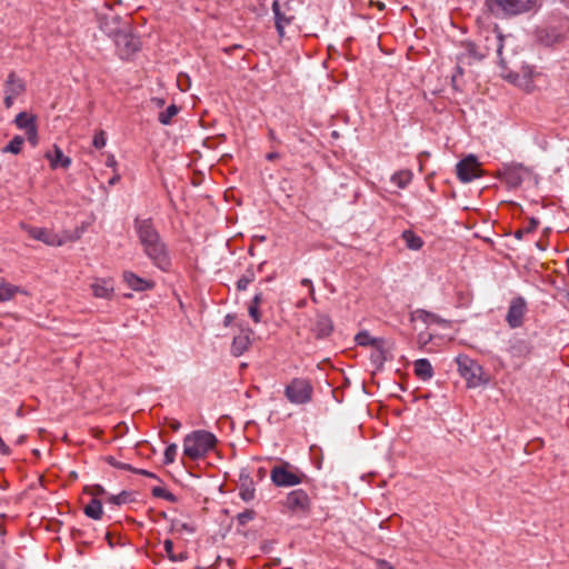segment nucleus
I'll use <instances>...</instances> for the list:
<instances>
[{
	"label": "nucleus",
	"instance_id": "f257e3e1",
	"mask_svg": "<svg viewBox=\"0 0 569 569\" xmlns=\"http://www.w3.org/2000/svg\"><path fill=\"white\" fill-rule=\"evenodd\" d=\"M134 228L144 253L156 266L166 269L170 264L167 248L161 241L152 221L150 219H137Z\"/></svg>",
	"mask_w": 569,
	"mask_h": 569
},
{
	"label": "nucleus",
	"instance_id": "f03ea898",
	"mask_svg": "<svg viewBox=\"0 0 569 569\" xmlns=\"http://www.w3.org/2000/svg\"><path fill=\"white\" fill-rule=\"evenodd\" d=\"M217 437L207 430H194L183 438V456L191 460L203 459L217 446Z\"/></svg>",
	"mask_w": 569,
	"mask_h": 569
},
{
	"label": "nucleus",
	"instance_id": "7ed1b4c3",
	"mask_svg": "<svg viewBox=\"0 0 569 569\" xmlns=\"http://www.w3.org/2000/svg\"><path fill=\"white\" fill-rule=\"evenodd\" d=\"M539 0H486V7L497 18L521 14L535 9Z\"/></svg>",
	"mask_w": 569,
	"mask_h": 569
},
{
	"label": "nucleus",
	"instance_id": "20e7f679",
	"mask_svg": "<svg viewBox=\"0 0 569 569\" xmlns=\"http://www.w3.org/2000/svg\"><path fill=\"white\" fill-rule=\"evenodd\" d=\"M458 372L467 381L468 387L477 388L488 382L482 367L466 355H459L456 358Z\"/></svg>",
	"mask_w": 569,
	"mask_h": 569
},
{
	"label": "nucleus",
	"instance_id": "39448f33",
	"mask_svg": "<svg viewBox=\"0 0 569 569\" xmlns=\"http://www.w3.org/2000/svg\"><path fill=\"white\" fill-rule=\"evenodd\" d=\"M313 388L309 379L293 378L284 388V396L293 405H305L311 401Z\"/></svg>",
	"mask_w": 569,
	"mask_h": 569
},
{
	"label": "nucleus",
	"instance_id": "423d86ee",
	"mask_svg": "<svg viewBox=\"0 0 569 569\" xmlns=\"http://www.w3.org/2000/svg\"><path fill=\"white\" fill-rule=\"evenodd\" d=\"M117 50L122 59H128L133 53H136L141 46L140 39L132 34L129 30V27L126 26V29L113 37Z\"/></svg>",
	"mask_w": 569,
	"mask_h": 569
},
{
	"label": "nucleus",
	"instance_id": "0eeeda50",
	"mask_svg": "<svg viewBox=\"0 0 569 569\" xmlns=\"http://www.w3.org/2000/svg\"><path fill=\"white\" fill-rule=\"evenodd\" d=\"M303 475L290 470L288 463L274 466L270 471L271 481L277 487H291L302 482Z\"/></svg>",
	"mask_w": 569,
	"mask_h": 569
},
{
	"label": "nucleus",
	"instance_id": "6e6552de",
	"mask_svg": "<svg viewBox=\"0 0 569 569\" xmlns=\"http://www.w3.org/2000/svg\"><path fill=\"white\" fill-rule=\"evenodd\" d=\"M528 311L527 302L522 297L511 299L506 321L511 329L520 328L523 325L525 316Z\"/></svg>",
	"mask_w": 569,
	"mask_h": 569
},
{
	"label": "nucleus",
	"instance_id": "1a4fd4ad",
	"mask_svg": "<svg viewBox=\"0 0 569 569\" xmlns=\"http://www.w3.org/2000/svg\"><path fill=\"white\" fill-rule=\"evenodd\" d=\"M507 351L512 359L515 368H520L525 360L531 355L532 346L526 339L515 338L510 340Z\"/></svg>",
	"mask_w": 569,
	"mask_h": 569
},
{
	"label": "nucleus",
	"instance_id": "9d476101",
	"mask_svg": "<svg viewBox=\"0 0 569 569\" xmlns=\"http://www.w3.org/2000/svg\"><path fill=\"white\" fill-rule=\"evenodd\" d=\"M457 176L462 182H470L481 177L480 163L472 154L466 157L457 163Z\"/></svg>",
	"mask_w": 569,
	"mask_h": 569
},
{
	"label": "nucleus",
	"instance_id": "9b49d317",
	"mask_svg": "<svg viewBox=\"0 0 569 569\" xmlns=\"http://www.w3.org/2000/svg\"><path fill=\"white\" fill-rule=\"evenodd\" d=\"M104 7L108 9L109 13L99 14V28L109 37H116L126 27H122V19L119 14L111 13L112 6L109 3H104Z\"/></svg>",
	"mask_w": 569,
	"mask_h": 569
},
{
	"label": "nucleus",
	"instance_id": "f8f14e48",
	"mask_svg": "<svg viewBox=\"0 0 569 569\" xmlns=\"http://www.w3.org/2000/svg\"><path fill=\"white\" fill-rule=\"evenodd\" d=\"M284 507L292 512H308L310 510V498L302 489H296L287 495Z\"/></svg>",
	"mask_w": 569,
	"mask_h": 569
},
{
	"label": "nucleus",
	"instance_id": "ddd939ff",
	"mask_svg": "<svg viewBox=\"0 0 569 569\" xmlns=\"http://www.w3.org/2000/svg\"><path fill=\"white\" fill-rule=\"evenodd\" d=\"M21 228L34 240L41 241L48 246H62L63 240L56 233L47 230L46 228L32 227L21 223Z\"/></svg>",
	"mask_w": 569,
	"mask_h": 569
},
{
	"label": "nucleus",
	"instance_id": "4468645a",
	"mask_svg": "<svg viewBox=\"0 0 569 569\" xmlns=\"http://www.w3.org/2000/svg\"><path fill=\"white\" fill-rule=\"evenodd\" d=\"M26 90L24 81L16 76L14 72L9 73L4 83V104L10 108L17 97Z\"/></svg>",
	"mask_w": 569,
	"mask_h": 569
},
{
	"label": "nucleus",
	"instance_id": "2eb2a0df",
	"mask_svg": "<svg viewBox=\"0 0 569 569\" xmlns=\"http://www.w3.org/2000/svg\"><path fill=\"white\" fill-rule=\"evenodd\" d=\"M272 11L274 13L276 19V29L280 37L284 33L286 26L290 24L295 16L291 13V9L289 7V2H284L281 7L280 2L278 0H274L272 2Z\"/></svg>",
	"mask_w": 569,
	"mask_h": 569
},
{
	"label": "nucleus",
	"instance_id": "dca6fc26",
	"mask_svg": "<svg viewBox=\"0 0 569 569\" xmlns=\"http://www.w3.org/2000/svg\"><path fill=\"white\" fill-rule=\"evenodd\" d=\"M92 295L100 299H111L114 293V283L111 278H97L90 284Z\"/></svg>",
	"mask_w": 569,
	"mask_h": 569
},
{
	"label": "nucleus",
	"instance_id": "f3484780",
	"mask_svg": "<svg viewBox=\"0 0 569 569\" xmlns=\"http://www.w3.org/2000/svg\"><path fill=\"white\" fill-rule=\"evenodd\" d=\"M540 76L541 73L535 71L531 67H523L521 73L517 74L516 83L526 92H532L537 88L536 79Z\"/></svg>",
	"mask_w": 569,
	"mask_h": 569
},
{
	"label": "nucleus",
	"instance_id": "a211bd4d",
	"mask_svg": "<svg viewBox=\"0 0 569 569\" xmlns=\"http://www.w3.org/2000/svg\"><path fill=\"white\" fill-rule=\"evenodd\" d=\"M253 331L249 328L241 329L240 333L237 335L231 345V352L233 356L239 357L246 352L251 345V336Z\"/></svg>",
	"mask_w": 569,
	"mask_h": 569
},
{
	"label": "nucleus",
	"instance_id": "6ab92c4d",
	"mask_svg": "<svg viewBox=\"0 0 569 569\" xmlns=\"http://www.w3.org/2000/svg\"><path fill=\"white\" fill-rule=\"evenodd\" d=\"M46 159L50 163V168L56 170L58 168L68 169L71 166V158L64 156L61 148L57 144L53 146V152H46Z\"/></svg>",
	"mask_w": 569,
	"mask_h": 569
},
{
	"label": "nucleus",
	"instance_id": "aec40b11",
	"mask_svg": "<svg viewBox=\"0 0 569 569\" xmlns=\"http://www.w3.org/2000/svg\"><path fill=\"white\" fill-rule=\"evenodd\" d=\"M333 330L332 320L329 316L319 315L316 318L315 326L312 328V332L316 338L321 339L328 337Z\"/></svg>",
	"mask_w": 569,
	"mask_h": 569
},
{
	"label": "nucleus",
	"instance_id": "412c9836",
	"mask_svg": "<svg viewBox=\"0 0 569 569\" xmlns=\"http://www.w3.org/2000/svg\"><path fill=\"white\" fill-rule=\"evenodd\" d=\"M123 280L129 288L136 291H144L152 287V283L131 271L123 272Z\"/></svg>",
	"mask_w": 569,
	"mask_h": 569
},
{
	"label": "nucleus",
	"instance_id": "4be33fe9",
	"mask_svg": "<svg viewBox=\"0 0 569 569\" xmlns=\"http://www.w3.org/2000/svg\"><path fill=\"white\" fill-rule=\"evenodd\" d=\"M415 375L423 380L427 381L432 378L433 376V369L429 360L427 359H418L413 363Z\"/></svg>",
	"mask_w": 569,
	"mask_h": 569
},
{
	"label": "nucleus",
	"instance_id": "5701e85b",
	"mask_svg": "<svg viewBox=\"0 0 569 569\" xmlns=\"http://www.w3.org/2000/svg\"><path fill=\"white\" fill-rule=\"evenodd\" d=\"M83 512L91 519L100 520L103 515L102 502L98 498H92L83 508Z\"/></svg>",
	"mask_w": 569,
	"mask_h": 569
},
{
	"label": "nucleus",
	"instance_id": "b1692460",
	"mask_svg": "<svg viewBox=\"0 0 569 569\" xmlns=\"http://www.w3.org/2000/svg\"><path fill=\"white\" fill-rule=\"evenodd\" d=\"M359 346H372L381 353L382 340L372 338L367 331H361L355 338Z\"/></svg>",
	"mask_w": 569,
	"mask_h": 569
},
{
	"label": "nucleus",
	"instance_id": "393cba45",
	"mask_svg": "<svg viewBox=\"0 0 569 569\" xmlns=\"http://www.w3.org/2000/svg\"><path fill=\"white\" fill-rule=\"evenodd\" d=\"M521 167H508L503 171V180L511 187H518L522 182Z\"/></svg>",
	"mask_w": 569,
	"mask_h": 569
},
{
	"label": "nucleus",
	"instance_id": "a878e982",
	"mask_svg": "<svg viewBox=\"0 0 569 569\" xmlns=\"http://www.w3.org/2000/svg\"><path fill=\"white\" fill-rule=\"evenodd\" d=\"M412 177H413V174H412L411 170H408V169L399 170L391 176V181L398 188L405 189L411 182Z\"/></svg>",
	"mask_w": 569,
	"mask_h": 569
},
{
	"label": "nucleus",
	"instance_id": "bb28decb",
	"mask_svg": "<svg viewBox=\"0 0 569 569\" xmlns=\"http://www.w3.org/2000/svg\"><path fill=\"white\" fill-rule=\"evenodd\" d=\"M401 237L406 242L407 248L410 250H419L423 246V240L421 239V237L417 236L411 230H405Z\"/></svg>",
	"mask_w": 569,
	"mask_h": 569
},
{
	"label": "nucleus",
	"instance_id": "cd10ccee",
	"mask_svg": "<svg viewBox=\"0 0 569 569\" xmlns=\"http://www.w3.org/2000/svg\"><path fill=\"white\" fill-rule=\"evenodd\" d=\"M14 123L19 129H23L26 132L31 129V127H36V117L31 116L27 112H20L17 114L14 119Z\"/></svg>",
	"mask_w": 569,
	"mask_h": 569
},
{
	"label": "nucleus",
	"instance_id": "c85d7f7f",
	"mask_svg": "<svg viewBox=\"0 0 569 569\" xmlns=\"http://www.w3.org/2000/svg\"><path fill=\"white\" fill-rule=\"evenodd\" d=\"M17 292H19V287L2 280L0 283V302L13 299Z\"/></svg>",
	"mask_w": 569,
	"mask_h": 569
},
{
	"label": "nucleus",
	"instance_id": "c756f323",
	"mask_svg": "<svg viewBox=\"0 0 569 569\" xmlns=\"http://www.w3.org/2000/svg\"><path fill=\"white\" fill-rule=\"evenodd\" d=\"M163 549L166 551L167 557L172 562H181V561H184L187 559V552L186 551H181V552H178V553L174 552V550H173V542L170 539H166L163 541Z\"/></svg>",
	"mask_w": 569,
	"mask_h": 569
},
{
	"label": "nucleus",
	"instance_id": "7c9ffc66",
	"mask_svg": "<svg viewBox=\"0 0 569 569\" xmlns=\"http://www.w3.org/2000/svg\"><path fill=\"white\" fill-rule=\"evenodd\" d=\"M239 496L244 502L252 501L256 496V489L251 481L242 483L239 488Z\"/></svg>",
	"mask_w": 569,
	"mask_h": 569
},
{
	"label": "nucleus",
	"instance_id": "2f4dec72",
	"mask_svg": "<svg viewBox=\"0 0 569 569\" xmlns=\"http://www.w3.org/2000/svg\"><path fill=\"white\" fill-rule=\"evenodd\" d=\"M24 142V139L23 137L21 136H16L11 139V141L4 147L3 151L4 152H10V153H13V154H18L21 149H22V144Z\"/></svg>",
	"mask_w": 569,
	"mask_h": 569
},
{
	"label": "nucleus",
	"instance_id": "473e14b6",
	"mask_svg": "<svg viewBox=\"0 0 569 569\" xmlns=\"http://www.w3.org/2000/svg\"><path fill=\"white\" fill-rule=\"evenodd\" d=\"M179 109L176 104H170L164 111L160 112L159 121L162 124H169L171 119L177 116Z\"/></svg>",
	"mask_w": 569,
	"mask_h": 569
},
{
	"label": "nucleus",
	"instance_id": "72a5a7b5",
	"mask_svg": "<svg viewBox=\"0 0 569 569\" xmlns=\"http://www.w3.org/2000/svg\"><path fill=\"white\" fill-rule=\"evenodd\" d=\"M177 450H178V447L176 443H171L166 448L164 455H163V463L164 465H171L174 462L176 456H177Z\"/></svg>",
	"mask_w": 569,
	"mask_h": 569
},
{
	"label": "nucleus",
	"instance_id": "f704fd0d",
	"mask_svg": "<svg viewBox=\"0 0 569 569\" xmlns=\"http://www.w3.org/2000/svg\"><path fill=\"white\" fill-rule=\"evenodd\" d=\"M254 280V274L252 271H247L238 281L237 289L246 290L248 286Z\"/></svg>",
	"mask_w": 569,
	"mask_h": 569
},
{
	"label": "nucleus",
	"instance_id": "c9c22d12",
	"mask_svg": "<svg viewBox=\"0 0 569 569\" xmlns=\"http://www.w3.org/2000/svg\"><path fill=\"white\" fill-rule=\"evenodd\" d=\"M107 143L106 132L103 130H99L94 133L92 144L96 149H102Z\"/></svg>",
	"mask_w": 569,
	"mask_h": 569
},
{
	"label": "nucleus",
	"instance_id": "e433bc0d",
	"mask_svg": "<svg viewBox=\"0 0 569 569\" xmlns=\"http://www.w3.org/2000/svg\"><path fill=\"white\" fill-rule=\"evenodd\" d=\"M256 517V512L251 509H246L244 511L240 512L238 516H237V519H238V522L240 525H246L248 523L249 521L253 520Z\"/></svg>",
	"mask_w": 569,
	"mask_h": 569
},
{
	"label": "nucleus",
	"instance_id": "4c0bfd02",
	"mask_svg": "<svg viewBox=\"0 0 569 569\" xmlns=\"http://www.w3.org/2000/svg\"><path fill=\"white\" fill-rule=\"evenodd\" d=\"M415 317L417 319H420L422 320L423 322H430V321H436L437 319V316L431 313V312H428L426 310H417L415 312Z\"/></svg>",
	"mask_w": 569,
	"mask_h": 569
},
{
	"label": "nucleus",
	"instance_id": "58836bf2",
	"mask_svg": "<svg viewBox=\"0 0 569 569\" xmlns=\"http://www.w3.org/2000/svg\"><path fill=\"white\" fill-rule=\"evenodd\" d=\"M300 283H301V286H303V287H306L308 289L310 299L313 302H317L316 291H315V287H313L312 281L310 279H308V278H303Z\"/></svg>",
	"mask_w": 569,
	"mask_h": 569
},
{
	"label": "nucleus",
	"instance_id": "ea45409f",
	"mask_svg": "<svg viewBox=\"0 0 569 569\" xmlns=\"http://www.w3.org/2000/svg\"><path fill=\"white\" fill-rule=\"evenodd\" d=\"M26 136H27L28 141L32 146H37L38 144V129H37V126L36 127H31V129L26 132Z\"/></svg>",
	"mask_w": 569,
	"mask_h": 569
},
{
	"label": "nucleus",
	"instance_id": "a19ab883",
	"mask_svg": "<svg viewBox=\"0 0 569 569\" xmlns=\"http://www.w3.org/2000/svg\"><path fill=\"white\" fill-rule=\"evenodd\" d=\"M89 493L93 497V498H97L99 496L101 497H104L107 496V491L104 490V488L100 485H94L92 486L89 490Z\"/></svg>",
	"mask_w": 569,
	"mask_h": 569
},
{
	"label": "nucleus",
	"instance_id": "79ce46f5",
	"mask_svg": "<svg viewBox=\"0 0 569 569\" xmlns=\"http://www.w3.org/2000/svg\"><path fill=\"white\" fill-rule=\"evenodd\" d=\"M260 307H256V306H249V315L250 317L252 318V320L256 322V323H259L261 321V313H260V310H259Z\"/></svg>",
	"mask_w": 569,
	"mask_h": 569
},
{
	"label": "nucleus",
	"instance_id": "37998d69",
	"mask_svg": "<svg viewBox=\"0 0 569 569\" xmlns=\"http://www.w3.org/2000/svg\"><path fill=\"white\" fill-rule=\"evenodd\" d=\"M538 226H539V220L536 218H530L527 226L523 227V231L526 233H530V232L535 231L538 228Z\"/></svg>",
	"mask_w": 569,
	"mask_h": 569
},
{
	"label": "nucleus",
	"instance_id": "c03bdc74",
	"mask_svg": "<svg viewBox=\"0 0 569 569\" xmlns=\"http://www.w3.org/2000/svg\"><path fill=\"white\" fill-rule=\"evenodd\" d=\"M110 465L118 468V469H122V470H128V471H131L133 470V467L128 465V463H123V462H118L116 461L114 459H110L109 460Z\"/></svg>",
	"mask_w": 569,
	"mask_h": 569
},
{
	"label": "nucleus",
	"instance_id": "a18cd8bd",
	"mask_svg": "<svg viewBox=\"0 0 569 569\" xmlns=\"http://www.w3.org/2000/svg\"><path fill=\"white\" fill-rule=\"evenodd\" d=\"M503 34L501 32H498L497 34V53L498 56H501L502 48H503Z\"/></svg>",
	"mask_w": 569,
	"mask_h": 569
},
{
	"label": "nucleus",
	"instance_id": "49530a36",
	"mask_svg": "<svg viewBox=\"0 0 569 569\" xmlns=\"http://www.w3.org/2000/svg\"><path fill=\"white\" fill-rule=\"evenodd\" d=\"M167 493V490L162 487H154L152 489V495L158 498H162Z\"/></svg>",
	"mask_w": 569,
	"mask_h": 569
},
{
	"label": "nucleus",
	"instance_id": "de8ad7c7",
	"mask_svg": "<svg viewBox=\"0 0 569 569\" xmlns=\"http://www.w3.org/2000/svg\"><path fill=\"white\" fill-rule=\"evenodd\" d=\"M132 472L134 473H138V475H142L144 477H149V478H156V475L148 471V470H144V469H136L133 468Z\"/></svg>",
	"mask_w": 569,
	"mask_h": 569
},
{
	"label": "nucleus",
	"instance_id": "09e8293b",
	"mask_svg": "<svg viewBox=\"0 0 569 569\" xmlns=\"http://www.w3.org/2000/svg\"><path fill=\"white\" fill-rule=\"evenodd\" d=\"M261 301H262V295L261 293H257L254 295L252 301H251V306H256V307H260L261 305Z\"/></svg>",
	"mask_w": 569,
	"mask_h": 569
},
{
	"label": "nucleus",
	"instance_id": "8fccbe9b",
	"mask_svg": "<svg viewBox=\"0 0 569 569\" xmlns=\"http://www.w3.org/2000/svg\"><path fill=\"white\" fill-rule=\"evenodd\" d=\"M119 499H120V497H119L118 495H111V496H109V497L107 498V501H108V502H111V503H113V505L119 506V505H120Z\"/></svg>",
	"mask_w": 569,
	"mask_h": 569
},
{
	"label": "nucleus",
	"instance_id": "3c124183",
	"mask_svg": "<svg viewBox=\"0 0 569 569\" xmlns=\"http://www.w3.org/2000/svg\"><path fill=\"white\" fill-rule=\"evenodd\" d=\"M106 164H107L108 167H112V168H113V167H116L117 161H116V158H114V156H113V154H109V156H108Z\"/></svg>",
	"mask_w": 569,
	"mask_h": 569
},
{
	"label": "nucleus",
	"instance_id": "603ef678",
	"mask_svg": "<svg viewBox=\"0 0 569 569\" xmlns=\"http://www.w3.org/2000/svg\"><path fill=\"white\" fill-rule=\"evenodd\" d=\"M120 497L119 502L120 505L126 503L129 498V493L127 491H122L118 495Z\"/></svg>",
	"mask_w": 569,
	"mask_h": 569
},
{
	"label": "nucleus",
	"instance_id": "864d4df0",
	"mask_svg": "<svg viewBox=\"0 0 569 569\" xmlns=\"http://www.w3.org/2000/svg\"><path fill=\"white\" fill-rule=\"evenodd\" d=\"M169 427L173 431H178L180 429V427H181V423L178 420H171L170 423H169Z\"/></svg>",
	"mask_w": 569,
	"mask_h": 569
},
{
	"label": "nucleus",
	"instance_id": "5fc2aeb1",
	"mask_svg": "<svg viewBox=\"0 0 569 569\" xmlns=\"http://www.w3.org/2000/svg\"><path fill=\"white\" fill-rule=\"evenodd\" d=\"M279 158V154L277 152H270L266 156V159L269 161H273Z\"/></svg>",
	"mask_w": 569,
	"mask_h": 569
},
{
	"label": "nucleus",
	"instance_id": "6e6d98bb",
	"mask_svg": "<svg viewBox=\"0 0 569 569\" xmlns=\"http://www.w3.org/2000/svg\"><path fill=\"white\" fill-rule=\"evenodd\" d=\"M307 306V300L306 299H300L297 301L296 303V307L299 308V309H302Z\"/></svg>",
	"mask_w": 569,
	"mask_h": 569
},
{
	"label": "nucleus",
	"instance_id": "4d7b16f0",
	"mask_svg": "<svg viewBox=\"0 0 569 569\" xmlns=\"http://www.w3.org/2000/svg\"><path fill=\"white\" fill-rule=\"evenodd\" d=\"M162 498H164L168 501H174V496L171 492H169L168 490H167V493H164V496Z\"/></svg>",
	"mask_w": 569,
	"mask_h": 569
},
{
	"label": "nucleus",
	"instance_id": "13d9d810",
	"mask_svg": "<svg viewBox=\"0 0 569 569\" xmlns=\"http://www.w3.org/2000/svg\"><path fill=\"white\" fill-rule=\"evenodd\" d=\"M119 180H120V176H119V174H116V176H113V177L110 179L109 183H110V184H114V183H117Z\"/></svg>",
	"mask_w": 569,
	"mask_h": 569
},
{
	"label": "nucleus",
	"instance_id": "bf43d9fd",
	"mask_svg": "<svg viewBox=\"0 0 569 569\" xmlns=\"http://www.w3.org/2000/svg\"><path fill=\"white\" fill-rule=\"evenodd\" d=\"M523 233H526V232L523 231V229H520V230H518V231L516 232V237H517L518 239H521Z\"/></svg>",
	"mask_w": 569,
	"mask_h": 569
},
{
	"label": "nucleus",
	"instance_id": "052dcab7",
	"mask_svg": "<svg viewBox=\"0 0 569 569\" xmlns=\"http://www.w3.org/2000/svg\"><path fill=\"white\" fill-rule=\"evenodd\" d=\"M377 8L381 11L385 9V3L382 2H377Z\"/></svg>",
	"mask_w": 569,
	"mask_h": 569
},
{
	"label": "nucleus",
	"instance_id": "680f3d73",
	"mask_svg": "<svg viewBox=\"0 0 569 569\" xmlns=\"http://www.w3.org/2000/svg\"><path fill=\"white\" fill-rule=\"evenodd\" d=\"M473 49H475V46L473 44H469V52L472 53V54L476 53V50H473Z\"/></svg>",
	"mask_w": 569,
	"mask_h": 569
},
{
	"label": "nucleus",
	"instance_id": "e2e57ef3",
	"mask_svg": "<svg viewBox=\"0 0 569 569\" xmlns=\"http://www.w3.org/2000/svg\"><path fill=\"white\" fill-rule=\"evenodd\" d=\"M269 137L271 140H274V132L273 130H269Z\"/></svg>",
	"mask_w": 569,
	"mask_h": 569
},
{
	"label": "nucleus",
	"instance_id": "0e129e2a",
	"mask_svg": "<svg viewBox=\"0 0 569 569\" xmlns=\"http://www.w3.org/2000/svg\"><path fill=\"white\" fill-rule=\"evenodd\" d=\"M0 535L3 536L4 535V529H3V526L0 523Z\"/></svg>",
	"mask_w": 569,
	"mask_h": 569
},
{
	"label": "nucleus",
	"instance_id": "69168bd1",
	"mask_svg": "<svg viewBox=\"0 0 569 569\" xmlns=\"http://www.w3.org/2000/svg\"><path fill=\"white\" fill-rule=\"evenodd\" d=\"M565 297H566L567 301L569 302V291H568V292H566V296H565Z\"/></svg>",
	"mask_w": 569,
	"mask_h": 569
},
{
	"label": "nucleus",
	"instance_id": "338daca9",
	"mask_svg": "<svg viewBox=\"0 0 569 569\" xmlns=\"http://www.w3.org/2000/svg\"><path fill=\"white\" fill-rule=\"evenodd\" d=\"M229 318H230V316H226V325H228Z\"/></svg>",
	"mask_w": 569,
	"mask_h": 569
},
{
	"label": "nucleus",
	"instance_id": "774afa93",
	"mask_svg": "<svg viewBox=\"0 0 569 569\" xmlns=\"http://www.w3.org/2000/svg\"><path fill=\"white\" fill-rule=\"evenodd\" d=\"M158 101V104L159 106H162L163 101L162 100H157Z\"/></svg>",
	"mask_w": 569,
	"mask_h": 569
}]
</instances>
